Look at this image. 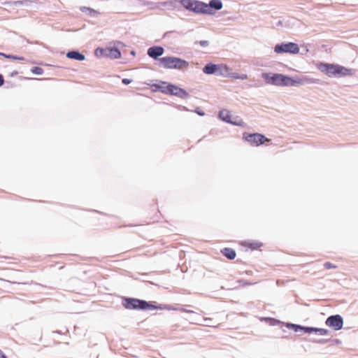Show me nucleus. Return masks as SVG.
Returning <instances> with one entry per match:
<instances>
[{
  "label": "nucleus",
  "mask_w": 358,
  "mask_h": 358,
  "mask_svg": "<svg viewBox=\"0 0 358 358\" xmlns=\"http://www.w3.org/2000/svg\"><path fill=\"white\" fill-rule=\"evenodd\" d=\"M262 76L266 84L277 86H294L296 85L311 83V80L308 78L294 80L289 76L280 73H263Z\"/></svg>",
  "instance_id": "obj_1"
},
{
  "label": "nucleus",
  "mask_w": 358,
  "mask_h": 358,
  "mask_svg": "<svg viewBox=\"0 0 358 358\" xmlns=\"http://www.w3.org/2000/svg\"><path fill=\"white\" fill-rule=\"evenodd\" d=\"M161 65L165 69H184L187 68L188 62L175 57H164L159 59Z\"/></svg>",
  "instance_id": "obj_2"
},
{
  "label": "nucleus",
  "mask_w": 358,
  "mask_h": 358,
  "mask_svg": "<svg viewBox=\"0 0 358 358\" xmlns=\"http://www.w3.org/2000/svg\"><path fill=\"white\" fill-rule=\"evenodd\" d=\"M127 309H157L159 307L154 306L145 301L137 299H127L124 304Z\"/></svg>",
  "instance_id": "obj_3"
},
{
  "label": "nucleus",
  "mask_w": 358,
  "mask_h": 358,
  "mask_svg": "<svg viewBox=\"0 0 358 358\" xmlns=\"http://www.w3.org/2000/svg\"><path fill=\"white\" fill-rule=\"evenodd\" d=\"M274 52L277 54L290 53L297 54L299 52V47L296 43L289 42L287 43L277 44L274 48Z\"/></svg>",
  "instance_id": "obj_4"
},
{
  "label": "nucleus",
  "mask_w": 358,
  "mask_h": 358,
  "mask_svg": "<svg viewBox=\"0 0 358 358\" xmlns=\"http://www.w3.org/2000/svg\"><path fill=\"white\" fill-rule=\"evenodd\" d=\"M244 138L250 144L254 146H259L265 142H269L270 139L267 138L263 134L255 133L252 134H244Z\"/></svg>",
  "instance_id": "obj_5"
},
{
  "label": "nucleus",
  "mask_w": 358,
  "mask_h": 358,
  "mask_svg": "<svg viewBox=\"0 0 358 358\" xmlns=\"http://www.w3.org/2000/svg\"><path fill=\"white\" fill-rule=\"evenodd\" d=\"M219 117L223 121L238 126H243V121L238 118V117H233L231 112L227 110H222L219 113Z\"/></svg>",
  "instance_id": "obj_6"
},
{
  "label": "nucleus",
  "mask_w": 358,
  "mask_h": 358,
  "mask_svg": "<svg viewBox=\"0 0 358 358\" xmlns=\"http://www.w3.org/2000/svg\"><path fill=\"white\" fill-rule=\"evenodd\" d=\"M326 324L333 328L334 330L338 331L342 329L343 325V320L341 315H336L329 317L326 320Z\"/></svg>",
  "instance_id": "obj_7"
},
{
  "label": "nucleus",
  "mask_w": 358,
  "mask_h": 358,
  "mask_svg": "<svg viewBox=\"0 0 358 358\" xmlns=\"http://www.w3.org/2000/svg\"><path fill=\"white\" fill-rule=\"evenodd\" d=\"M96 55L100 54L101 55L110 57L111 58L117 59L121 57V52L117 48H97L95 51Z\"/></svg>",
  "instance_id": "obj_8"
},
{
  "label": "nucleus",
  "mask_w": 358,
  "mask_h": 358,
  "mask_svg": "<svg viewBox=\"0 0 358 358\" xmlns=\"http://www.w3.org/2000/svg\"><path fill=\"white\" fill-rule=\"evenodd\" d=\"M317 67L320 71L329 76H336L337 64L320 63Z\"/></svg>",
  "instance_id": "obj_9"
},
{
  "label": "nucleus",
  "mask_w": 358,
  "mask_h": 358,
  "mask_svg": "<svg viewBox=\"0 0 358 358\" xmlns=\"http://www.w3.org/2000/svg\"><path fill=\"white\" fill-rule=\"evenodd\" d=\"M169 95L176 96L181 99H186L189 96L188 92L177 85L171 84L169 91Z\"/></svg>",
  "instance_id": "obj_10"
},
{
  "label": "nucleus",
  "mask_w": 358,
  "mask_h": 358,
  "mask_svg": "<svg viewBox=\"0 0 358 358\" xmlns=\"http://www.w3.org/2000/svg\"><path fill=\"white\" fill-rule=\"evenodd\" d=\"M192 11L195 13L210 14V11L209 10V6H208L207 3L196 0L194 2V8Z\"/></svg>",
  "instance_id": "obj_11"
},
{
  "label": "nucleus",
  "mask_w": 358,
  "mask_h": 358,
  "mask_svg": "<svg viewBox=\"0 0 358 358\" xmlns=\"http://www.w3.org/2000/svg\"><path fill=\"white\" fill-rule=\"evenodd\" d=\"M241 245L252 250H259L263 247V243L258 241H245L241 243Z\"/></svg>",
  "instance_id": "obj_12"
},
{
  "label": "nucleus",
  "mask_w": 358,
  "mask_h": 358,
  "mask_svg": "<svg viewBox=\"0 0 358 358\" xmlns=\"http://www.w3.org/2000/svg\"><path fill=\"white\" fill-rule=\"evenodd\" d=\"M353 74H354L353 69H348V68H345L344 66L337 64L336 76H339V77L351 76Z\"/></svg>",
  "instance_id": "obj_13"
},
{
  "label": "nucleus",
  "mask_w": 358,
  "mask_h": 358,
  "mask_svg": "<svg viewBox=\"0 0 358 358\" xmlns=\"http://www.w3.org/2000/svg\"><path fill=\"white\" fill-rule=\"evenodd\" d=\"M164 48L159 46L150 48L148 50V55L154 59H157L164 53Z\"/></svg>",
  "instance_id": "obj_14"
},
{
  "label": "nucleus",
  "mask_w": 358,
  "mask_h": 358,
  "mask_svg": "<svg viewBox=\"0 0 358 358\" xmlns=\"http://www.w3.org/2000/svg\"><path fill=\"white\" fill-rule=\"evenodd\" d=\"M171 83L164 81H160L158 83H155L152 85L156 90L161 92L168 94L169 91Z\"/></svg>",
  "instance_id": "obj_15"
},
{
  "label": "nucleus",
  "mask_w": 358,
  "mask_h": 358,
  "mask_svg": "<svg viewBox=\"0 0 358 358\" xmlns=\"http://www.w3.org/2000/svg\"><path fill=\"white\" fill-rule=\"evenodd\" d=\"M221 252L224 256L230 260L234 259L236 256L235 250L229 248H224L222 250Z\"/></svg>",
  "instance_id": "obj_16"
},
{
  "label": "nucleus",
  "mask_w": 358,
  "mask_h": 358,
  "mask_svg": "<svg viewBox=\"0 0 358 358\" xmlns=\"http://www.w3.org/2000/svg\"><path fill=\"white\" fill-rule=\"evenodd\" d=\"M208 6H209V10L211 14L213 13L212 8L220 10L222 8V3L220 0H210Z\"/></svg>",
  "instance_id": "obj_17"
},
{
  "label": "nucleus",
  "mask_w": 358,
  "mask_h": 358,
  "mask_svg": "<svg viewBox=\"0 0 358 358\" xmlns=\"http://www.w3.org/2000/svg\"><path fill=\"white\" fill-rule=\"evenodd\" d=\"M216 69H217V64L210 63L205 66L203 71L206 74H215Z\"/></svg>",
  "instance_id": "obj_18"
},
{
  "label": "nucleus",
  "mask_w": 358,
  "mask_h": 358,
  "mask_svg": "<svg viewBox=\"0 0 358 358\" xmlns=\"http://www.w3.org/2000/svg\"><path fill=\"white\" fill-rule=\"evenodd\" d=\"M217 67L215 75L225 76L229 73V69L225 64H217Z\"/></svg>",
  "instance_id": "obj_19"
},
{
  "label": "nucleus",
  "mask_w": 358,
  "mask_h": 358,
  "mask_svg": "<svg viewBox=\"0 0 358 358\" xmlns=\"http://www.w3.org/2000/svg\"><path fill=\"white\" fill-rule=\"evenodd\" d=\"M67 57L76 59L78 61H83L85 59V56L78 52L71 51L69 52L66 55Z\"/></svg>",
  "instance_id": "obj_20"
},
{
  "label": "nucleus",
  "mask_w": 358,
  "mask_h": 358,
  "mask_svg": "<svg viewBox=\"0 0 358 358\" xmlns=\"http://www.w3.org/2000/svg\"><path fill=\"white\" fill-rule=\"evenodd\" d=\"M195 0H182L181 4L187 9L193 10Z\"/></svg>",
  "instance_id": "obj_21"
},
{
  "label": "nucleus",
  "mask_w": 358,
  "mask_h": 358,
  "mask_svg": "<svg viewBox=\"0 0 358 358\" xmlns=\"http://www.w3.org/2000/svg\"><path fill=\"white\" fill-rule=\"evenodd\" d=\"M80 10L83 13H88L90 15L93 16L97 15L99 14V12L97 10L86 6L81 7Z\"/></svg>",
  "instance_id": "obj_22"
},
{
  "label": "nucleus",
  "mask_w": 358,
  "mask_h": 358,
  "mask_svg": "<svg viewBox=\"0 0 358 358\" xmlns=\"http://www.w3.org/2000/svg\"><path fill=\"white\" fill-rule=\"evenodd\" d=\"M315 332L319 334L320 336H325L329 334V331L325 329H317L315 330Z\"/></svg>",
  "instance_id": "obj_23"
},
{
  "label": "nucleus",
  "mask_w": 358,
  "mask_h": 358,
  "mask_svg": "<svg viewBox=\"0 0 358 358\" xmlns=\"http://www.w3.org/2000/svg\"><path fill=\"white\" fill-rule=\"evenodd\" d=\"M287 327L289 329H292L294 331H298L299 329L302 330L303 327L294 324H287Z\"/></svg>",
  "instance_id": "obj_24"
},
{
  "label": "nucleus",
  "mask_w": 358,
  "mask_h": 358,
  "mask_svg": "<svg viewBox=\"0 0 358 358\" xmlns=\"http://www.w3.org/2000/svg\"><path fill=\"white\" fill-rule=\"evenodd\" d=\"M31 72L34 74L41 75L43 73V70L41 67L35 66L31 69Z\"/></svg>",
  "instance_id": "obj_25"
},
{
  "label": "nucleus",
  "mask_w": 358,
  "mask_h": 358,
  "mask_svg": "<svg viewBox=\"0 0 358 358\" xmlns=\"http://www.w3.org/2000/svg\"><path fill=\"white\" fill-rule=\"evenodd\" d=\"M0 55H2L3 57H6V58H8V59H19V60H22L23 59L22 57H18L13 56V55H6L4 53H0Z\"/></svg>",
  "instance_id": "obj_26"
},
{
  "label": "nucleus",
  "mask_w": 358,
  "mask_h": 358,
  "mask_svg": "<svg viewBox=\"0 0 358 358\" xmlns=\"http://www.w3.org/2000/svg\"><path fill=\"white\" fill-rule=\"evenodd\" d=\"M231 77L235 79H241V80H245V79L248 78V76L246 74H243V75L238 76H237V73H233Z\"/></svg>",
  "instance_id": "obj_27"
},
{
  "label": "nucleus",
  "mask_w": 358,
  "mask_h": 358,
  "mask_svg": "<svg viewBox=\"0 0 358 358\" xmlns=\"http://www.w3.org/2000/svg\"><path fill=\"white\" fill-rule=\"evenodd\" d=\"M324 266L326 269L336 268L337 267L336 265H334V264H331L330 262H326L324 264Z\"/></svg>",
  "instance_id": "obj_28"
},
{
  "label": "nucleus",
  "mask_w": 358,
  "mask_h": 358,
  "mask_svg": "<svg viewBox=\"0 0 358 358\" xmlns=\"http://www.w3.org/2000/svg\"><path fill=\"white\" fill-rule=\"evenodd\" d=\"M316 329V328H313V327H303L302 330H303L306 333H312V332H315V330Z\"/></svg>",
  "instance_id": "obj_29"
},
{
  "label": "nucleus",
  "mask_w": 358,
  "mask_h": 358,
  "mask_svg": "<svg viewBox=\"0 0 358 358\" xmlns=\"http://www.w3.org/2000/svg\"><path fill=\"white\" fill-rule=\"evenodd\" d=\"M199 44L203 47H206L208 45L209 43L208 41H199Z\"/></svg>",
  "instance_id": "obj_30"
},
{
  "label": "nucleus",
  "mask_w": 358,
  "mask_h": 358,
  "mask_svg": "<svg viewBox=\"0 0 358 358\" xmlns=\"http://www.w3.org/2000/svg\"><path fill=\"white\" fill-rule=\"evenodd\" d=\"M122 83H123L124 84H125V85H129V84H130V83H131V80H129V79H128V78H124V79H122Z\"/></svg>",
  "instance_id": "obj_31"
},
{
  "label": "nucleus",
  "mask_w": 358,
  "mask_h": 358,
  "mask_svg": "<svg viewBox=\"0 0 358 358\" xmlns=\"http://www.w3.org/2000/svg\"><path fill=\"white\" fill-rule=\"evenodd\" d=\"M4 83V80L3 76L0 74V86H1Z\"/></svg>",
  "instance_id": "obj_32"
},
{
  "label": "nucleus",
  "mask_w": 358,
  "mask_h": 358,
  "mask_svg": "<svg viewBox=\"0 0 358 358\" xmlns=\"http://www.w3.org/2000/svg\"><path fill=\"white\" fill-rule=\"evenodd\" d=\"M0 358H7L4 354L0 350Z\"/></svg>",
  "instance_id": "obj_33"
}]
</instances>
